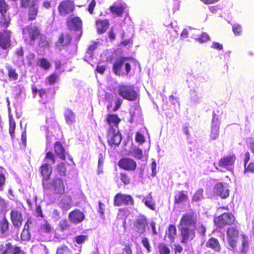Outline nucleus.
Returning <instances> with one entry per match:
<instances>
[{
	"label": "nucleus",
	"mask_w": 254,
	"mask_h": 254,
	"mask_svg": "<svg viewBox=\"0 0 254 254\" xmlns=\"http://www.w3.org/2000/svg\"><path fill=\"white\" fill-rule=\"evenodd\" d=\"M197 221V217L193 212H186L182 215L178 225L181 243L186 244L195 238Z\"/></svg>",
	"instance_id": "nucleus-1"
},
{
	"label": "nucleus",
	"mask_w": 254,
	"mask_h": 254,
	"mask_svg": "<svg viewBox=\"0 0 254 254\" xmlns=\"http://www.w3.org/2000/svg\"><path fill=\"white\" fill-rule=\"evenodd\" d=\"M130 60V58L126 57L118 58L113 64L114 73L119 76L128 75L131 70Z\"/></svg>",
	"instance_id": "nucleus-2"
},
{
	"label": "nucleus",
	"mask_w": 254,
	"mask_h": 254,
	"mask_svg": "<svg viewBox=\"0 0 254 254\" xmlns=\"http://www.w3.org/2000/svg\"><path fill=\"white\" fill-rule=\"evenodd\" d=\"M44 191L52 192L54 194L63 195L65 192V186L62 178L56 177L51 182L48 181L43 186Z\"/></svg>",
	"instance_id": "nucleus-3"
},
{
	"label": "nucleus",
	"mask_w": 254,
	"mask_h": 254,
	"mask_svg": "<svg viewBox=\"0 0 254 254\" xmlns=\"http://www.w3.org/2000/svg\"><path fill=\"white\" fill-rule=\"evenodd\" d=\"M240 237V231L237 227L231 226L226 230V240L231 251H235L237 249Z\"/></svg>",
	"instance_id": "nucleus-4"
},
{
	"label": "nucleus",
	"mask_w": 254,
	"mask_h": 254,
	"mask_svg": "<svg viewBox=\"0 0 254 254\" xmlns=\"http://www.w3.org/2000/svg\"><path fill=\"white\" fill-rule=\"evenodd\" d=\"M118 94L123 99L129 101H135L138 97V93L133 85H119L118 87Z\"/></svg>",
	"instance_id": "nucleus-5"
},
{
	"label": "nucleus",
	"mask_w": 254,
	"mask_h": 254,
	"mask_svg": "<svg viewBox=\"0 0 254 254\" xmlns=\"http://www.w3.org/2000/svg\"><path fill=\"white\" fill-rule=\"evenodd\" d=\"M22 34L25 41L32 45L41 36V33L38 26L30 25L23 28Z\"/></svg>",
	"instance_id": "nucleus-6"
},
{
	"label": "nucleus",
	"mask_w": 254,
	"mask_h": 254,
	"mask_svg": "<svg viewBox=\"0 0 254 254\" xmlns=\"http://www.w3.org/2000/svg\"><path fill=\"white\" fill-rule=\"evenodd\" d=\"M67 28L70 31H79L78 39H80L82 34L83 22L82 19L75 15H70L65 21Z\"/></svg>",
	"instance_id": "nucleus-7"
},
{
	"label": "nucleus",
	"mask_w": 254,
	"mask_h": 254,
	"mask_svg": "<svg viewBox=\"0 0 254 254\" xmlns=\"http://www.w3.org/2000/svg\"><path fill=\"white\" fill-rule=\"evenodd\" d=\"M58 11L61 16L70 15L75 9V4L73 0H63L58 5Z\"/></svg>",
	"instance_id": "nucleus-8"
},
{
	"label": "nucleus",
	"mask_w": 254,
	"mask_h": 254,
	"mask_svg": "<svg viewBox=\"0 0 254 254\" xmlns=\"http://www.w3.org/2000/svg\"><path fill=\"white\" fill-rule=\"evenodd\" d=\"M235 221L234 216L231 213L227 212L223 213L214 219L215 225L220 229L223 228L226 226H231L234 224Z\"/></svg>",
	"instance_id": "nucleus-9"
},
{
	"label": "nucleus",
	"mask_w": 254,
	"mask_h": 254,
	"mask_svg": "<svg viewBox=\"0 0 254 254\" xmlns=\"http://www.w3.org/2000/svg\"><path fill=\"white\" fill-rule=\"evenodd\" d=\"M134 200L133 197L129 194L122 193H117L114 198V205L115 206H133Z\"/></svg>",
	"instance_id": "nucleus-10"
},
{
	"label": "nucleus",
	"mask_w": 254,
	"mask_h": 254,
	"mask_svg": "<svg viewBox=\"0 0 254 254\" xmlns=\"http://www.w3.org/2000/svg\"><path fill=\"white\" fill-rule=\"evenodd\" d=\"M107 138L108 144L111 146L119 145L122 139L121 133L118 129L112 128L108 129Z\"/></svg>",
	"instance_id": "nucleus-11"
},
{
	"label": "nucleus",
	"mask_w": 254,
	"mask_h": 254,
	"mask_svg": "<svg viewBox=\"0 0 254 254\" xmlns=\"http://www.w3.org/2000/svg\"><path fill=\"white\" fill-rule=\"evenodd\" d=\"M236 159V156L234 154L225 155L219 160L218 165L220 167L229 171L233 168Z\"/></svg>",
	"instance_id": "nucleus-12"
},
{
	"label": "nucleus",
	"mask_w": 254,
	"mask_h": 254,
	"mask_svg": "<svg viewBox=\"0 0 254 254\" xmlns=\"http://www.w3.org/2000/svg\"><path fill=\"white\" fill-rule=\"evenodd\" d=\"M132 225L133 230L135 233L139 235L142 234L146 230L147 219L145 216H141L133 221Z\"/></svg>",
	"instance_id": "nucleus-13"
},
{
	"label": "nucleus",
	"mask_w": 254,
	"mask_h": 254,
	"mask_svg": "<svg viewBox=\"0 0 254 254\" xmlns=\"http://www.w3.org/2000/svg\"><path fill=\"white\" fill-rule=\"evenodd\" d=\"M213 192L222 199H225L229 196L230 190L225 184L218 182L213 188Z\"/></svg>",
	"instance_id": "nucleus-14"
},
{
	"label": "nucleus",
	"mask_w": 254,
	"mask_h": 254,
	"mask_svg": "<svg viewBox=\"0 0 254 254\" xmlns=\"http://www.w3.org/2000/svg\"><path fill=\"white\" fill-rule=\"evenodd\" d=\"M118 166L121 168L128 171H134L137 167L136 162L129 158H122L119 161Z\"/></svg>",
	"instance_id": "nucleus-15"
},
{
	"label": "nucleus",
	"mask_w": 254,
	"mask_h": 254,
	"mask_svg": "<svg viewBox=\"0 0 254 254\" xmlns=\"http://www.w3.org/2000/svg\"><path fill=\"white\" fill-rule=\"evenodd\" d=\"M68 218L70 222L74 224L82 223L85 219V214L78 209H75L70 212Z\"/></svg>",
	"instance_id": "nucleus-16"
},
{
	"label": "nucleus",
	"mask_w": 254,
	"mask_h": 254,
	"mask_svg": "<svg viewBox=\"0 0 254 254\" xmlns=\"http://www.w3.org/2000/svg\"><path fill=\"white\" fill-rule=\"evenodd\" d=\"M10 217L11 222L14 227L20 228L23 220L21 211L17 209H12L10 213Z\"/></svg>",
	"instance_id": "nucleus-17"
},
{
	"label": "nucleus",
	"mask_w": 254,
	"mask_h": 254,
	"mask_svg": "<svg viewBox=\"0 0 254 254\" xmlns=\"http://www.w3.org/2000/svg\"><path fill=\"white\" fill-rule=\"evenodd\" d=\"M39 171L42 177V186H43L45 183L48 182L50 179L53 168L50 164L46 163L41 165L39 167Z\"/></svg>",
	"instance_id": "nucleus-18"
},
{
	"label": "nucleus",
	"mask_w": 254,
	"mask_h": 254,
	"mask_svg": "<svg viewBox=\"0 0 254 254\" xmlns=\"http://www.w3.org/2000/svg\"><path fill=\"white\" fill-rule=\"evenodd\" d=\"M10 33L8 30L0 32V47L3 50L8 49L11 46Z\"/></svg>",
	"instance_id": "nucleus-19"
},
{
	"label": "nucleus",
	"mask_w": 254,
	"mask_h": 254,
	"mask_svg": "<svg viewBox=\"0 0 254 254\" xmlns=\"http://www.w3.org/2000/svg\"><path fill=\"white\" fill-rule=\"evenodd\" d=\"M220 121L216 114L213 112L212 114V125L210 136L212 139H216L219 134V125Z\"/></svg>",
	"instance_id": "nucleus-20"
},
{
	"label": "nucleus",
	"mask_w": 254,
	"mask_h": 254,
	"mask_svg": "<svg viewBox=\"0 0 254 254\" xmlns=\"http://www.w3.org/2000/svg\"><path fill=\"white\" fill-rule=\"evenodd\" d=\"M121 120L116 114L109 113L106 115L105 122L109 125L108 128L118 129Z\"/></svg>",
	"instance_id": "nucleus-21"
},
{
	"label": "nucleus",
	"mask_w": 254,
	"mask_h": 254,
	"mask_svg": "<svg viewBox=\"0 0 254 254\" xmlns=\"http://www.w3.org/2000/svg\"><path fill=\"white\" fill-rule=\"evenodd\" d=\"M126 4L121 2H115L109 7V10L117 16L122 17L125 10Z\"/></svg>",
	"instance_id": "nucleus-22"
},
{
	"label": "nucleus",
	"mask_w": 254,
	"mask_h": 254,
	"mask_svg": "<svg viewBox=\"0 0 254 254\" xmlns=\"http://www.w3.org/2000/svg\"><path fill=\"white\" fill-rule=\"evenodd\" d=\"M1 254H25L21 247L14 246L10 242L5 244L4 250Z\"/></svg>",
	"instance_id": "nucleus-23"
},
{
	"label": "nucleus",
	"mask_w": 254,
	"mask_h": 254,
	"mask_svg": "<svg viewBox=\"0 0 254 254\" xmlns=\"http://www.w3.org/2000/svg\"><path fill=\"white\" fill-rule=\"evenodd\" d=\"M28 10V20L33 21L36 19L39 12V7L36 0H33L30 4Z\"/></svg>",
	"instance_id": "nucleus-24"
},
{
	"label": "nucleus",
	"mask_w": 254,
	"mask_h": 254,
	"mask_svg": "<svg viewBox=\"0 0 254 254\" xmlns=\"http://www.w3.org/2000/svg\"><path fill=\"white\" fill-rule=\"evenodd\" d=\"M96 29L98 34H101L106 32L110 26L108 19H97L95 21Z\"/></svg>",
	"instance_id": "nucleus-25"
},
{
	"label": "nucleus",
	"mask_w": 254,
	"mask_h": 254,
	"mask_svg": "<svg viewBox=\"0 0 254 254\" xmlns=\"http://www.w3.org/2000/svg\"><path fill=\"white\" fill-rule=\"evenodd\" d=\"M54 148L56 156L64 161L66 159V151L62 143L59 141L55 142L54 144Z\"/></svg>",
	"instance_id": "nucleus-26"
},
{
	"label": "nucleus",
	"mask_w": 254,
	"mask_h": 254,
	"mask_svg": "<svg viewBox=\"0 0 254 254\" xmlns=\"http://www.w3.org/2000/svg\"><path fill=\"white\" fill-rule=\"evenodd\" d=\"M205 247L212 249L215 252H220L221 246L218 240L214 237L209 238L206 242Z\"/></svg>",
	"instance_id": "nucleus-27"
},
{
	"label": "nucleus",
	"mask_w": 254,
	"mask_h": 254,
	"mask_svg": "<svg viewBox=\"0 0 254 254\" xmlns=\"http://www.w3.org/2000/svg\"><path fill=\"white\" fill-rule=\"evenodd\" d=\"M71 39V36L69 33L62 32L60 34L56 43L58 46H66L70 43Z\"/></svg>",
	"instance_id": "nucleus-28"
},
{
	"label": "nucleus",
	"mask_w": 254,
	"mask_h": 254,
	"mask_svg": "<svg viewBox=\"0 0 254 254\" xmlns=\"http://www.w3.org/2000/svg\"><path fill=\"white\" fill-rule=\"evenodd\" d=\"M49 89L40 88L38 89L35 86L32 87V92L34 96H35L36 93L38 94L39 97L42 99H47L49 97Z\"/></svg>",
	"instance_id": "nucleus-29"
},
{
	"label": "nucleus",
	"mask_w": 254,
	"mask_h": 254,
	"mask_svg": "<svg viewBox=\"0 0 254 254\" xmlns=\"http://www.w3.org/2000/svg\"><path fill=\"white\" fill-rule=\"evenodd\" d=\"M241 237L242 238V241L240 247V252L241 254H245L249 250V238L248 236L245 234H241Z\"/></svg>",
	"instance_id": "nucleus-30"
},
{
	"label": "nucleus",
	"mask_w": 254,
	"mask_h": 254,
	"mask_svg": "<svg viewBox=\"0 0 254 254\" xmlns=\"http://www.w3.org/2000/svg\"><path fill=\"white\" fill-rule=\"evenodd\" d=\"M176 235L177 229L176 226L173 224L170 225L166 231V237H167L172 243H174Z\"/></svg>",
	"instance_id": "nucleus-31"
},
{
	"label": "nucleus",
	"mask_w": 254,
	"mask_h": 254,
	"mask_svg": "<svg viewBox=\"0 0 254 254\" xmlns=\"http://www.w3.org/2000/svg\"><path fill=\"white\" fill-rule=\"evenodd\" d=\"M188 199V194L184 190L178 192L174 196V203L179 204L183 203Z\"/></svg>",
	"instance_id": "nucleus-32"
},
{
	"label": "nucleus",
	"mask_w": 254,
	"mask_h": 254,
	"mask_svg": "<svg viewBox=\"0 0 254 254\" xmlns=\"http://www.w3.org/2000/svg\"><path fill=\"white\" fill-rule=\"evenodd\" d=\"M64 117L65 122L68 125H71L75 122V114L69 108H67L65 110Z\"/></svg>",
	"instance_id": "nucleus-33"
},
{
	"label": "nucleus",
	"mask_w": 254,
	"mask_h": 254,
	"mask_svg": "<svg viewBox=\"0 0 254 254\" xmlns=\"http://www.w3.org/2000/svg\"><path fill=\"white\" fill-rule=\"evenodd\" d=\"M59 204L63 210H68L72 207L71 198L69 196L64 197L60 200Z\"/></svg>",
	"instance_id": "nucleus-34"
},
{
	"label": "nucleus",
	"mask_w": 254,
	"mask_h": 254,
	"mask_svg": "<svg viewBox=\"0 0 254 254\" xmlns=\"http://www.w3.org/2000/svg\"><path fill=\"white\" fill-rule=\"evenodd\" d=\"M7 70V74L9 79L12 80H16L18 77V74L16 72V69L13 68L10 65L8 64L5 66Z\"/></svg>",
	"instance_id": "nucleus-35"
},
{
	"label": "nucleus",
	"mask_w": 254,
	"mask_h": 254,
	"mask_svg": "<svg viewBox=\"0 0 254 254\" xmlns=\"http://www.w3.org/2000/svg\"><path fill=\"white\" fill-rule=\"evenodd\" d=\"M56 170L58 174L61 177H64L66 175L67 168L64 162H60L56 168Z\"/></svg>",
	"instance_id": "nucleus-36"
},
{
	"label": "nucleus",
	"mask_w": 254,
	"mask_h": 254,
	"mask_svg": "<svg viewBox=\"0 0 254 254\" xmlns=\"http://www.w3.org/2000/svg\"><path fill=\"white\" fill-rule=\"evenodd\" d=\"M71 225L69 222L66 219H64L61 221L58 225V227L60 231L64 232L65 231L70 230Z\"/></svg>",
	"instance_id": "nucleus-37"
},
{
	"label": "nucleus",
	"mask_w": 254,
	"mask_h": 254,
	"mask_svg": "<svg viewBox=\"0 0 254 254\" xmlns=\"http://www.w3.org/2000/svg\"><path fill=\"white\" fill-rule=\"evenodd\" d=\"M52 230V228L51 225L47 221H45L44 224L40 226L39 231L41 234H44L50 233Z\"/></svg>",
	"instance_id": "nucleus-38"
},
{
	"label": "nucleus",
	"mask_w": 254,
	"mask_h": 254,
	"mask_svg": "<svg viewBox=\"0 0 254 254\" xmlns=\"http://www.w3.org/2000/svg\"><path fill=\"white\" fill-rule=\"evenodd\" d=\"M8 229L9 222L5 218H4L0 221V233L3 234L8 231Z\"/></svg>",
	"instance_id": "nucleus-39"
},
{
	"label": "nucleus",
	"mask_w": 254,
	"mask_h": 254,
	"mask_svg": "<svg viewBox=\"0 0 254 254\" xmlns=\"http://www.w3.org/2000/svg\"><path fill=\"white\" fill-rule=\"evenodd\" d=\"M16 127V123L11 116L9 117V133L12 138L14 136V130Z\"/></svg>",
	"instance_id": "nucleus-40"
},
{
	"label": "nucleus",
	"mask_w": 254,
	"mask_h": 254,
	"mask_svg": "<svg viewBox=\"0 0 254 254\" xmlns=\"http://www.w3.org/2000/svg\"><path fill=\"white\" fill-rule=\"evenodd\" d=\"M158 249L159 254H170L171 251L167 245L164 243H159Z\"/></svg>",
	"instance_id": "nucleus-41"
},
{
	"label": "nucleus",
	"mask_w": 254,
	"mask_h": 254,
	"mask_svg": "<svg viewBox=\"0 0 254 254\" xmlns=\"http://www.w3.org/2000/svg\"><path fill=\"white\" fill-rule=\"evenodd\" d=\"M56 254H72V251L65 245H63L57 248Z\"/></svg>",
	"instance_id": "nucleus-42"
},
{
	"label": "nucleus",
	"mask_w": 254,
	"mask_h": 254,
	"mask_svg": "<svg viewBox=\"0 0 254 254\" xmlns=\"http://www.w3.org/2000/svg\"><path fill=\"white\" fill-rule=\"evenodd\" d=\"M203 198V190L202 189L197 190L192 197V201H198Z\"/></svg>",
	"instance_id": "nucleus-43"
},
{
	"label": "nucleus",
	"mask_w": 254,
	"mask_h": 254,
	"mask_svg": "<svg viewBox=\"0 0 254 254\" xmlns=\"http://www.w3.org/2000/svg\"><path fill=\"white\" fill-rule=\"evenodd\" d=\"M39 46L43 48H48L49 47V43L47 40L46 36L42 34L39 36Z\"/></svg>",
	"instance_id": "nucleus-44"
},
{
	"label": "nucleus",
	"mask_w": 254,
	"mask_h": 254,
	"mask_svg": "<svg viewBox=\"0 0 254 254\" xmlns=\"http://www.w3.org/2000/svg\"><path fill=\"white\" fill-rule=\"evenodd\" d=\"M131 155L135 158L141 159L143 157L142 150L138 147H135L131 151Z\"/></svg>",
	"instance_id": "nucleus-45"
},
{
	"label": "nucleus",
	"mask_w": 254,
	"mask_h": 254,
	"mask_svg": "<svg viewBox=\"0 0 254 254\" xmlns=\"http://www.w3.org/2000/svg\"><path fill=\"white\" fill-rule=\"evenodd\" d=\"M9 6L6 3L5 0H0V14L4 16L7 10L8 9Z\"/></svg>",
	"instance_id": "nucleus-46"
},
{
	"label": "nucleus",
	"mask_w": 254,
	"mask_h": 254,
	"mask_svg": "<svg viewBox=\"0 0 254 254\" xmlns=\"http://www.w3.org/2000/svg\"><path fill=\"white\" fill-rule=\"evenodd\" d=\"M38 62L40 66L42 68L47 70L50 67L51 64L47 59L41 58L39 59Z\"/></svg>",
	"instance_id": "nucleus-47"
},
{
	"label": "nucleus",
	"mask_w": 254,
	"mask_h": 254,
	"mask_svg": "<svg viewBox=\"0 0 254 254\" xmlns=\"http://www.w3.org/2000/svg\"><path fill=\"white\" fill-rule=\"evenodd\" d=\"M58 77V76L56 73H52L46 78L45 82L46 84L53 85L57 82Z\"/></svg>",
	"instance_id": "nucleus-48"
},
{
	"label": "nucleus",
	"mask_w": 254,
	"mask_h": 254,
	"mask_svg": "<svg viewBox=\"0 0 254 254\" xmlns=\"http://www.w3.org/2000/svg\"><path fill=\"white\" fill-rule=\"evenodd\" d=\"M88 239L87 235H78L74 238V241L77 244H82Z\"/></svg>",
	"instance_id": "nucleus-49"
},
{
	"label": "nucleus",
	"mask_w": 254,
	"mask_h": 254,
	"mask_svg": "<svg viewBox=\"0 0 254 254\" xmlns=\"http://www.w3.org/2000/svg\"><path fill=\"white\" fill-rule=\"evenodd\" d=\"M45 160L50 162L51 164H54L56 162V157L54 154L51 151H48L46 153Z\"/></svg>",
	"instance_id": "nucleus-50"
},
{
	"label": "nucleus",
	"mask_w": 254,
	"mask_h": 254,
	"mask_svg": "<svg viewBox=\"0 0 254 254\" xmlns=\"http://www.w3.org/2000/svg\"><path fill=\"white\" fill-rule=\"evenodd\" d=\"M141 243L143 246L146 249L147 253H149L151 252V247L147 237L142 238L141 240Z\"/></svg>",
	"instance_id": "nucleus-51"
},
{
	"label": "nucleus",
	"mask_w": 254,
	"mask_h": 254,
	"mask_svg": "<svg viewBox=\"0 0 254 254\" xmlns=\"http://www.w3.org/2000/svg\"><path fill=\"white\" fill-rule=\"evenodd\" d=\"M209 36L206 32H202L200 36L196 39L197 41L201 43L206 42L209 40Z\"/></svg>",
	"instance_id": "nucleus-52"
},
{
	"label": "nucleus",
	"mask_w": 254,
	"mask_h": 254,
	"mask_svg": "<svg viewBox=\"0 0 254 254\" xmlns=\"http://www.w3.org/2000/svg\"><path fill=\"white\" fill-rule=\"evenodd\" d=\"M120 179L125 185H128L130 183V178L126 173H121Z\"/></svg>",
	"instance_id": "nucleus-53"
},
{
	"label": "nucleus",
	"mask_w": 254,
	"mask_h": 254,
	"mask_svg": "<svg viewBox=\"0 0 254 254\" xmlns=\"http://www.w3.org/2000/svg\"><path fill=\"white\" fill-rule=\"evenodd\" d=\"M143 201L145 206L148 207L150 209L152 210H154L155 209V204L152 201L151 197H150L149 199H146L143 200Z\"/></svg>",
	"instance_id": "nucleus-54"
},
{
	"label": "nucleus",
	"mask_w": 254,
	"mask_h": 254,
	"mask_svg": "<svg viewBox=\"0 0 254 254\" xmlns=\"http://www.w3.org/2000/svg\"><path fill=\"white\" fill-rule=\"evenodd\" d=\"M232 29L235 35H240L242 32V26L239 24H234L232 26Z\"/></svg>",
	"instance_id": "nucleus-55"
},
{
	"label": "nucleus",
	"mask_w": 254,
	"mask_h": 254,
	"mask_svg": "<svg viewBox=\"0 0 254 254\" xmlns=\"http://www.w3.org/2000/svg\"><path fill=\"white\" fill-rule=\"evenodd\" d=\"M21 238L23 241H28L30 239L29 231L22 230L21 234Z\"/></svg>",
	"instance_id": "nucleus-56"
},
{
	"label": "nucleus",
	"mask_w": 254,
	"mask_h": 254,
	"mask_svg": "<svg viewBox=\"0 0 254 254\" xmlns=\"http://www.w3.org/2000/svg\"><path fill=\"white\" fill-rule=\"evenodd\" d=\"M124 32L123 33V35H122V41L120 42L119 45L120 46L126 47V46H127V45H128L129 44H132V41L131 39H128L124 40Z\"/></svg>",
	"instance_id": "nucleus-57"
},
{
	"label": "nucleus",
	"mask_w": 254,
	"mask_h": 254,
	"mask_svg": "<svg viewBox=\"0 0 254 254\" xmlns=\"http://www.w3.org/2000/svg\"><path fill=\"white\" fill-rule=\"evenodd\" d=\"M135 140L140 144H142L145 141L144 136L142 133L138 131L136 133Z\"/></svg>",
	"instance_id": "nucleus-58"
},
{
	"label": "nucleus",
	"mask_w": 254,
	"mask_h": 254,
	"mask_svg": "<svg viewBox=\"0 0 254 254\" xmlns=\"http://www.w3.org/2000/svg\"><path fill=\"white\" fill-rule=\"evenodd\" d=\"M252 172L254 173V162L250 163L248 165L244 167V173Z\"/></svg>",
	"instance_id": "nucleus-59"
},
{
	"label": "nucleus",
	"mask_w": 254,
	"mask_h": 254,
	"mask_svg": "<svg viewBox=\"0 0 254 254\" xmlns=\"http://www.w3.org/2000/svg\"><path fill=\"white\" fill-rule=\"evenodd\" d=\"M96 5V2L95 0H92L89 3L87 10L89 11L90 14H92L94 12V9Z\"/></svg>",
	"instance_id": "nucleus-60"
},
{
	"label": "nucleus",
	"mask_w": 254,
	"mask_h": 254,
	"mask_svg": "<svg viewBox=\"0 0 254 254\" xmlns=\"http://www.w3.org/2000/svg\"><path fill=\"white\" fill-rule=\"evenodd\" d=\"M124 248L123 251L125 252L126 254H132V251L131 250V247L132 245L131 244H126L124 245Z\"/></svg>",
	"instance_id": "nucleus-61"
},
{
	"label": "nucleus",
	"mask_w": 254,
	"mask_h": 254,
	"mask_svg": "<svg viewBox=\"0 0 254 254\" xmlns=\"http://www.w3.org/2000/svg\"><path fill=\"white\" fill-rule=\"evenodd\" d=\"M197 231L201 236H204L205 235L206 230L205 227L202 224H200L198 226Z\"/></svg>",
	"instance_id": "nucleus-62"
},
{
	"label": "nucleus",
	"mask_w": 254,
	"mask_h": 254,
	"mask_svg": "<svg viewBox=\"0 0 254 254\" xmlns=\"http://www.w3.org/2000/svg\"><path fill=\"white\" fill-rule=\"evenodd\" d=\"M24 50L22 47L19 48L17 49L14 53V54L16 55L17 58H23L24 56Z\"/></svg>",
	"instance_id": "nucleus-63"
},
{
	"label": "nucleus",
	"mask_w": 254,
	"mask_h": 254,
	"mask_svg": "<svg viewBox=\"0 0 254 254\" xmlns=\"http://www.w3.org/2000/svg\"><path fill=\"white\" fill-rule=\"evenodd\" d=\"M106 69V66L105 65H97L96 68V71L101 74H103Z\"/></svg>",
	"instance_id": "nucleus-64"
}]
</instances>
